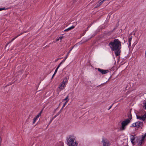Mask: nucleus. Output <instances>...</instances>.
I'll list each match as a JSON object with an SVG mask.
<instances>
[{
  "mask_svg": "<svg viewBox=\"0 0 146 146\" xmlns=\"http://www.w3.org/2000/svg\"><path fill=\"white\" fill-rule=\"evenodd\" d=\"M108 46L111 51H114L116 56H119L121 52V42L118 39H115L110 42Z\"/></svg>",
  "mask_w": 146,
  "mask_h": 146,
  "instance_id": "nucleus-1",
  "label": "nucleus"
},
{
  "mask_svg": "<svg viewBox=\"0 0 146 146\" xmlns=\"http://www.w3.org/2000/svg\"><path fill=\"white\" fill-rule=\"evenodd\" d=\"M130 123V121L129 120H125L121 123V126L120 129L121 131L125 130L126 128V126Z\"/></svg>",
  "mask_w": 146,
  "mask_h": 146,
  "instance_id": "nucleus-2",
  "label": "nucleus"
},
{
  "mask_svg": "<svg viewBox=\"0 0 146 146\" xmlns=\"http://www.w3.org/2000/svg\"><path fill=\"white\" fill-rule=\"evenodd\" d=\"M67 142L68 145L69 146H73V136L69 135L68 137L67 138Z\"/></svg>",
  "mask_w": 146,
  "mask_h": 146,
  "instance_id": "nucleus-3",
  "label": "nucleus"
},
{
  "mask_svg": "<svg viewBox=\"0 0 146 146\" xmlns=\"http://www.w3.org/2000/svg\"><path fill=\"white\" fill-rule=\"evenodd\" d=\"M146 136V133L143 135H142V137L139 139L138 141L137 145L139 146H141L142 144L143 143L145 139Z\"/></svg>",
  "mask_w": 146,
  "mask_h": 146,
  "instance_id": "nucleus-4",
  "label": "nucleus"
},
{
  "mask_svg": "<svg viewBox=\"0 0 146 146\" xmlns=\"http://www.w3.org/2000/svg\"><path fill=\"white\" fill-rule=\"evenodd\" d=\"M102 143L103 146H110V145L109 141L106 138H102Z\"/></svg>",
  "mask_w": 146,
  "mask_h": 146,
  "instance_id": "nucleus-5",
  "label": "nucleus"
},
{
  "mask_svg": "<svg viewBox=\"0 0 146 146\" xmlns=\"http://www.w3.org/2000/svg\"><path fill=\"white\" fill-rule=\"evenodd\" d=\"M136 117L137 119L144 121L145 120L146 118V113L141 116H140L138 115H136Z\"/></svg>",
  "mask_w": 146,
  "mask_h": 146,
  "instance_id": "nucleus-6",
  "label": "nucleus"
},
{
  "mask_svg": "<svg viewBox=\"0 0 146 146\" xmlns=\"http://www.w3.org/2000/svg\"><path fill=\"white\" fill-rule=\"evenodd\" d=\"M97 70L98 71L103 74H106L109 72V70H103L101 69L100 68H98Z\"/></svg>",
  "mask_w": 146,
  "mask_h": 146,
  "instance_id": "nucleus-7",
  "label": "nucleus"
},
{
  "mask_svg": "<svg viewBox=\"0 0 146 146\" xmlns=\"http://www.w3.org/2000/svg\"><path fill=\"white\" fill-rule=\"evenodd\" d=\"M43 108L42 109L39 113L33 119V124H34L35 123V122L36 121V120L37 119V118L41 115V114L42 113V111H43Z\"/></svg>",
  "mask_w": 146,
  "mask_h": 146,
  "instance_id": "nucleus-8",
  "label": "nucleus"
},
{
  "mask_svg": "<svg viewBox=\"0 0 146 146\" xmlns=\"http://www.w3.org/2000/svg\"><path fill=\"white\" fill-rule=\"evenodd\" d=\"M135 137L133 135H131L130 140L131 142L133 144V145H134L135 144V142L134 141L135 140Z\"/></svg>",
  "mask_w": 146,
  "mask_h": 146,
  "instance_id": "nucleus-9",
  "label": "nucleus"
},
{
  "mask_svg": "<svg viewBox=\"0 0 146 146\" xmlns=\"http://www.w3.org/2000/svg\"><path fill=\"white\" fill-rule=\"evenodd\" d=\"M135 123L137 125L136 127H137L138 128L140 127L141 126V125H142V122L141 121H137L136 122H135Z\"/></svg>",
  "mask_w": 146,
  "mask_h": 146,
  "instance_id": "nucleus-10",
  "label": "nucleus"
},
{
  "mask_svg": "<svg viewBox=\"0 0 146 146\" xmlns=\"http://www.w3.org/2000/svg\"><path fill=\"white\" fill-rule=\"evenodd\" d=\"M132 38V36H131L128 39V42H129V47H130L131 45V40Z\"/></svg>",
  "mask_w": 146,
  "mask_h": 146,
  "instance_id": "nucleus-11",
  "label": "nucleus"
},
{
  "mask_svg": "<svg viewBox=\"0 0 146 146\" xmlns=\"http://www.w3.org/2000/svg\"><path fill=\"white\" fill-rule=\"evenodd\" d=\"M64 84L61 83L58 86V88L60 90H63L64 87Z\"/></svg>",
  "mask_w": 146,
  "mask_h": 146,
  "instance_id": "nucleus-12",
  "label": "nucleus"
},
{
  "mask_svg": "<svg viewBox=\"0 0 146 146\" xmlns=\"http://www.w3.org/2000/svg\"><path fill=\"white\" fill-rule=\"evenodd\" d=\"M128 119L126 120H129L131 122V120L132 119V116L131 112H130L129 114L128 115Z\"/></svg>",
  "mask_w": 146,
  "mask_h": 146,
  "instance_id": "nucleus-13",
  "label": "nucleus"
},
{
  "mask_svg": "<svg viewBox=\"0 0 146 146\" xmlns=\"http://www.w3.org/2000/svg\"><path fill=\"white\" fill-rule=\"evenodd\" d=\"M67 81H68V80H67V78H65L64 79L63 81L61 83L63 84H64L65 85V84L67 82Z\"/></svg>",
  "mask_w": 146,
  "mask_h": 146,
  "instance_id": "nucleus-14",
  "label": "nucleus"
},
{
  "mask_svg": "<svg viewBox=\"0 0 146 146\" xmlns=\"http://www.w3.org/2000/svg\"><path fill=\"white\" fill-rule=\"evenodd\" d=\"M72 29H73V25H72L70 27L68 28V29H66L65 30H64V31H68Z\"/></svg>",
  "mask_w": 146,
  "mask_h": 146,
  "instance_id": "nucleus-15",
  "label": "nucleus"
},
{
  "mask_svg": "<svg viewBox=\"0 0 146 146\" xmlns=\"http://www.w3.org/2000/svg\"><path fill=\"white\" fill-rule=\"evenodd\" d=\"M64 143L62 142H60L59 143H57L56 146H63Z\"/></svg>",
  "mask_w": 146,
  "mask_h": 146,
  "instance_id": "nucleus-16",
  "label": "nucleus"
},
{
  "mask_svg": "<svg viewBox=\"0 0 146 146\" xmlns=\"http://www.w3.org/2000/svg\"><path fill=\"white\" fill-rule=\"evenodd\" d=\"M143 108L146 110V100H144L143 101Z\"/></svg>",
  "mask_w": 146,
  "mask_h": 146,
  "instance_id": "nucleus-17",
  "label": "nucleus"
},
{
  "mask_svg": "<svg viewBox=\"0 0 146 146\" xmlns=\"http://www.w3.org/2000/svg\"><path fill=\"white\" fill-rule=\"evenodd\" d=\"M137 125H136V124L135 123H134L133 124H132L130 126L131 127H136Z\"/></svg>",
  "mask_w": 146,
  "mask_h": 146,
  "instance_id": "nucleus-18",
  "label": "nucleus"
},
{
  "mask_svg": "<svg viewBox=\"0 0 146 146\" xmlns=\"http://www.w3.org/2000/svg\"><path fill=\"white\" fill-rule=\"evenodd\" d=\"M78 143H77L76 141L74 142V146H77Z\"/></svg>",
  "mask_w": 146,
  "mask_h": 146,
  "instance_id": "nucleus-19",
  "label": "nucleus"
},
{
  "mask_svg": "<svg viewBox=\"0 0 146 146\" xmlns=\"http://www.w3.org/2000/svg\"><path fill=\"white\" fill-rule=\"evenodd\" d=\"M9 9V8H5V7L1 8H0V11L3 10H5L6 9Z\"/></svg>",
  "mask_w": 146,
  "mask_h": 146,
  "instance_id": "nucleus-20",
  "label": "nucleus"
},
{
  "mask_svg": "<svg viewBox=\"0 0 146 146\" xmlns=\"http://www.w3.org/2000/svg\"><path fill=\"white\" fill-rule=\"evenodd\" d=\"M70 94H68V96L65 98L63 100L64 101L66 100V101L67 100H67L68 99V97L70 95Z\"/></svg>",
  "mask_w": 146,
  "mask_h": 146,
  "instance_id": "nucleus-21",
  "label": "nucleus"
},
{
  "mask_svg": "<svg viewBox=\"0 0 146 146\" xmlns=\"http://www.w3.org/2000/svg\"><path fill=\"white\" fill-rule=\"evenodd\" d=\"M23 34L22 33H21L19 35H18V36H16L15 37V38H13V39H12V40H14L15 38H17V37H18V36H19L21 35L22 34Z\"/></svg>",
  "mask_w": 146,
  "mask_h": 146,
  "instance_id": "nucleus-22",
  "label": "nucleus"
},
{
  "mask_svg": "<svg viewBox=\"0 0 146 146\" xmlns=\"http://www.w3.org/2000/svg\"><path fill=\"white\" fill-rule=\"evenodd\" d=\"M23 34L22 33H21L19 35H18V36H16L15 37V38H13V39H12V40H14L15 38H17V37H18V36H19L21 35L22 34Z\"/></svg>",
  "mask_w": 146,
  "mask_h": 146,
  "instance_id": "nucleus-23",
  "label": "nucleus"
},
{
  "mask_svg": "<svg viewBox=\"0 0 146 146\" xmlns=\"http://www.w3.org/2000/svg\"><path fill=\"white\" fill-rule=\"evenodd\" d=\"M57 116L56 115H55V116H54L53 117L52 119L50 121V122H51L52 121V120L54 119Z\"/></svg>",
  "mask_w": 146,
  "mask_h": 146,
  "instance_id": "nucleus-24",
  "label": "nucleus"
},
{
  "mask_svg": "<svg viewBox=\"0 0 146 146\" xmlns=\"http://www.w3.org/2000/svg\"><path fill=\"white\" fill-rule=\"evenodd\" d=\"M68 102V100H67L66 101V102H65V103H64V105H63V107H64L65 106V105L66 104V103H67V102Z\"/></svg>",
  "mask_w": 146,
  "mask_h": 146,
  "instance_id": "nucleus-25",
  "label": "nucleus"
},
{
  "mask_svg": "<svg viewBox=\"0 0 146 146\" xmlns=\"http://www.w3.org/2000/svg\"><path fill=\"white\" fill-rule=\"evenodd\" d=\"M61 64L60 63L58 64V66H57V67L56 68H57V69H58L60 67V65H61V64Z\"/></svg>",
  "mask_w": 146,
  "mask_h": 146,
  "instance_id": "nucleus-26",
  "label": "nucleus"
},
{
  "mask_svg": "<svg viewBox=\"0 0 146 146\" xmlns=\"http://www.w3.org/2000/svg\"><path fill=\"white\" fill-rule=\"evenodd\" d=\"M60 112H61V110H60L58 113H57V114H56V115L58 116L60 114Z\"/></svg>",
  "mask_w": 146,
  "mask_h": 146,
  "instance_id": "nucleus-27",
  "label": "nucleus"
},
{
  "mask_svg": "<svg viewBox=\"0 0 146 146\" xmlns=\"http://www.w3.org/2000/svg\"><path fill=\"white\" fill-rule=\"evenodd\" d=\"M65 60H65V59H63V60L61 61V62H60V63H61V64H62V63H63V62H65Z\"/></svg>",
  "mask_w": 146,
  "mask_h": 146,
  "instance_id": "nucleus-28",
  "label": "nucleus"
},
{
  "mask_svg": "<svg viewBox=\"0 0 146 146\" xmlns=\"http://www.w3.org/2000/svg\"><path fill=\"white\" fill-rule=\"evenodd\" d=\"M73 48V46H72L71 47V49L69 51V52H68L67 53H68V54L72 50Z\"/></svg>",
  "mask_w": 146,
  "mask_h": 146,
  "instance_id": "nucleus-29",
  "label": "nucleus"
},
{
  "mask_svg": "<svg viewBox=\"0 0 146 146\" xmlns=\"http://www.w3.org/2000/svg\"><path fill=\"white\" fill-rule=\"evenodd\" d=\"M63 38V36H60L59 37V39L62 40Z\"/></svg>",
  "mask_w": 146,
  "mask_h": 146,
  "instance_id": "nucleus-30",
  "label": "nucleus"
},
{
  "mask_svg": "<svg viewBox=\"0 0 146 146\" xmlns=\"http://www.w3.org/2000/svg\"><path fill=\"white\" fill-rule=\"evenodd\" d=\"M58 69H57V68H56V69L55 70V71L54 72V73H57V70H58Z\"/></svg>",
  "mask_w": 146,
  "mask_h": 146,
  "instance_id": "nucleus-31",
  "label": "nucleus"
},
{
  "mask_svg": "<svg viewBox=\"0 0 146 146\" xmlns=\"http://www.w3.org/2000/svg\"><path fill=\"white\" fill-rule=\"evenodd\" d=\"M68 53H67L66 56L64 57V59H65V60H66V59L68 57Z\"/></svg>",
  "mask_w": 146,
  "mask_h": 146,
  "instance_id": "nucleus-32",
  "label": "nucleus"
},
{
  "mask_svg": "<svg viewBox=\"0 0 146 146\" xmlns=\"http://www.w3.org/2000/svg\"><path fill=\"white\" fill-rule=\"evenodd\" d=\"M113 103L112 104V105L109 107V109H108V110H110L111 108L112 107V106H113Z\"/></svg>",
  "mask_w": 146,
  "mask_h": 146,
  "instance_id": "nucleus-33",
  "label": "nucleus"
},
{
  "mask_svg": "<svg viewBox=\"0 0 146 146\" xmlns=\"http://www.w3.org/2000/svg\"><path fill=\"white\" fill-rule=\"evenodd\" d=\"M1 137H0V146H1Z\"/></svg>",
  "mask_w": 146,
  "mask_h": 146,
  "instance_id": "nucleus-34",
  "label": "nucleus"
},
{
  "mask_svg": "<svg viewBox=\"0 0 146 146\" xmlns=\"http://www.w3.org/2000/svg\"><path fill=\"white\" fill-rule=\"evenodd\" d=\"M56 74V73H54V74H53L52 75V78H53V77L54 76H55V75Z\"/></svg>",
  "mask_w": 146,
  "mask_h": 146,
  "instance_id": "nucleus-35",
  "label": "nucleus"
},
{
  "mask_svg": "<svg viewBox=\"0 0 146 146\" xmlns=\"http://www.w3.org/2000/svg\"><path fill=\"white\" fill-rule=\"evenodd\" d=\"M58 108V107L56 109H55L54 110V112H55L56 110Z\"/></svg>",
  "mask_w": 146,
  "mask_h": 146,
  "instance_id": "nucleus-36",
  "label": "nucleus"
},
{
  "mask_svg": "<svg viewBox=\"0 0 146 146\" xmlns=\"http://www.w3.org/2000/svg\"><path fill=\"white\" fill-rule=\"evenodd\" d=\"M127 86H126V87H125V89L126 90H127L128 89H127Z\"/></svg>",
  "mask_w": 146,
  "mask_h": 146,
  "instance_id": "nucleus-37",
  "label": "nucleus"
},
{
  "mask_svg": "<svg viewBox=\"0 0 146 146\" xmlns=\"http://www.w3.org/2000/svg\"><path fill=\"white\" fill-rule=\"evenodd\" d=\"M59 40V38H58V39H56V41H58Z\"/></svg>",
  "mask_w": 146,
  "mask_h": 146,
  "instance_id": "nucleus-38",
  "label": "nucleus"
},
{
  "mask_svg": "<svg viewBox=\"0 0 146 146\" xmlns=\"http://www.w3.org/2000/svg\"><path fill=\"white\" fill-rule=\"evenodd\" d=\"M86 31H85V32H84V33L83 34V35H82V36H83V35H84L85 34V32H86Z\"/></svg>",
  "mask_w": 146,
  "mask_h": 146,
  "instance_id": "nucleus-39",
  "label": "nucleus"
},
{
  "mask_svg": "<svg viewBox=\"0 0 146 146\" xmlns=\"http://www.w3.org/2000/svg\"><path fill=\"white\" fill-rule=\"evenodd\" d=\"M145 57H146V50L145 52Z\"/></svg>",
  "mask_w": 146,
  "mask_h": 146,
  "instance_id": "nucleus-40",
  "label": "nucleus"
},
{
  "mask_svg": "<svg viewBox=\"0 0 146 146\" xmlns=\"http://www.w3.org/2000/svg\"><path fill=\"white\" fill-rule=\"evenodd\" d=\"M63 108H64V107H62V108H61V110H60L61 111L62 110V109H63Z\"/></svg>",
  "mask_w": 146,
  "mask_h": 146,
  "instance_id": "nucleus-41",
  "label": "nucleus"
},
{
  "mask_svg": "<svg viewBox=\"0 0 146 146\" xmlns=\"http://www.w3.org/2000/svg\"><path fill=\"white\" fill-rule=\"evenodd\" d=\"M90 27V26H89L88 27Z\"/></svg>",
  "mask_w": 146,
  "mask_h": 146,
  "instance_id": "nucleus-42",
  "label": "nucleus"
},
{
  "mask_svg": "<svg viewBox=\"0 0 146 146\" xmlns=\"http://www.w3.org/2000/svg\"><path fill=\"white\" fill-rule=\"evenodd\" d=\"M58 60V59H56V60Z\"/></svg>",
  "mask_w": 146,
  "mask_h": 146,
  "instance_id": "nucleus-43",
  "label": "nucleus"
}]
</instances>
